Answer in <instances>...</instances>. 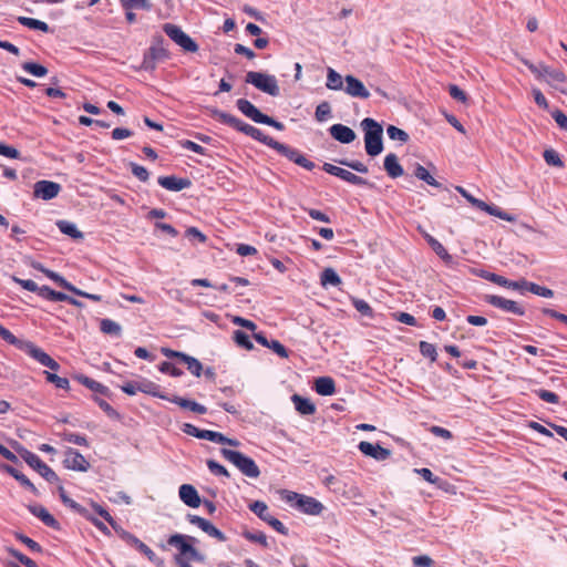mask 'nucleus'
Here are the masks:
<instances>
[{
	"label": "nucleus",
	"mask_w": 567,
	"mask_h": 567,
	"mask_svg": "<svg viewBox=\"0 0 567 567\" xmlns=\"http://www.w3.org/2000/svg\"><path fill=\"white\" fill-rule=\"evenodd\" d=\"M213 116L217 118L219 122L227 124L231 126L233 128L237 130L238 132H241L246 134L247 136H250L255 141H258L270 148L277 151L282 156L289 158L291 162L296 163V157L300 156L301 154L295 150L291 148L276 140H274L271 136H268L264 134L259 128L243 122L241 120L237 118L236 116L226 113L224 111L214 110Z\"/></svg>",
	"instance_id": "nucleus-1"
},
{
	"label": "nucleus",
	"mask_w": 567,
	"mask_h": 567,
	"mask_svg": "<svg viewBox=\"0 0 567 567\" xmlns=\"http://www.w3.org/2000/svg\"><path fill=\"white\" fill-rule=\"evenodd\" d=\"M196 538L184 534H174L167 538V546L174 547L177 554L174 563L177 567H192V561H203V555L194 547Z\"/></svg>",
	"instance_id": "nucleus-2"
},
{
	"label": "nucleus",
	"mask_w": 567,
	"mask_h": 567,
	"mask_svg": "<svg viewBox=\"0 0 567 567\" xmlns=\"http://www.w3.org/2000/svg\"><path fill=\"white\" fill-rule=\"evenodd\" d=\"M0 337L6 342L17 347L21 351L29 354L32 359L38 361L43 367H47L52 371H58L60 369V364L54 359H52L47 352H44L41 348H39L29 340H22L17 338L10 330L4 328L2 324H0Z\"/></svg>",
	"instance_id": "nucleus-3"
},
{
	"label": "nucleus",
	"mask_w": 567,
	"mask_h": 567,
	"mask_svg": "<svg viewBox=\"0 0 567 567\" xmlns=\"http://www.w3.org/2000/svg\"><path fill=\"white\" fill-rule=\"evenodd\" d=\"M360 126L364 133V148L369 156H378L383 152V127L374 118L365 117Z\"/></svg>",
	"instance_id": "nucleus-4"
},
{
	"label": "nucleus",
	"mask_w": 567,
	"mask_h": 567,
	"mask_svg": "<svg viewBox=\"0 0 567 567\" xmlns=\"http://www.w3.org/2000/svg\"><path fill=\"white\" fill-rule=\"evenodd\" d=\"M280 495L286 503L308 515H320L324 508L322 503L311 496L288 489H282Z\"/></svg>",
	"instance_id": "nucleus-5"
},
{
	"label": "nucleus",
	"mask_w": 567,
	"mask_h": 567,
	"mask_svg": "<svg viewBox=\"0 0 567 567\" xmlns=\"http://www.w3.org/2000/svg\"><path fill=\"white\" fill-rule=\"evenodd\" d=\"M520 61L529 69L533 74L536 75L537 79H545L549 85L561 92H565V90L559 86L560 83H565L567 80L565 73L561 70L553 69L544 63L536 65L525 58H522Z\"/></svg>",
	"instance_id": "nucleus-6"
},
{
	"label": "nucleus",
	"mask_w": 567,
	"mask_h": 567,
	"mask_svg": "<svg viewBox=\"0 0 567 567\" xmlns=\"http://www.w3.org/2000/svg\"><path fill=\"white\" fill-rule=\"evenodd\" d=\"M245 81L270 96H278L280 94V87L275 75L249 71L246 74Z\"/></svg>",
	"instance_id": "nucleus-7"
},
{
	"label": "nucleus",
	"mask_w": 567,
	"mask_h": 567,
	"mask_svg": "<svg viewBox=\"0 0 567 567\" xmlns=\"http://www.w3.org/2000/svg\"><path fill=\"white\" fill-rule=\"evenodd\" d=\"M183 430L188 435H192V436H195V437H198L202 440L215 442V443H218L221 445H229V446H238L239 445L238 441L228 439L219 432H215V431H210V430H200L193 424H188V423L184 424Z\"/></svg>",
	"instance_id": "nucleus-8"
},
{
	"label": "nucleus",
	"mask_w": 567,
	"mask_h": 567,
	"mask_svg": "<svg viewBox=\"0 0 567 567\" xmlns=\"http://www.w3.org/2000/svg\"><path fill=\"white\" fill-rule=\"evenodd\" d=\"M121 389L124 393H126L128 395H134L137 392H143V393L150 394L152 396L159 398L162 400L168 399V395H166L159 391L158 384H156L150 380H146V379H142L140 381L126 382L121 386Z\"/></svg>",
	"instance_id": "nucleus-9"
},
{
	"label": "nucleus",
	"mask_w": 567,
	"mask_h": 567,
	"mask_svg": "<svg viewBox=\"0 0 567 567\" xmlns=\"http://www.w3.org/2000/svg\"><path fill=\"white\" fill-rule=\"evenodd\" d=\"M166 35L187 52L198 51L197 43L186 34L178 25L173 23H165L163 27Z\"/></svg>",
	"instance_id": "nucleus-10"
},
{
	"label": "nucleus",
	"mask_w": 567,
	"mask_h": 567,
	"mask_svg": "<svg viewBox=\"0 0 567 567\" xmlns=\"http://www.w3.org/2000/svg\"><path fill=\"white\" fill-rule=\"evenodd\" d=\"M120 536L127 545L134 547L140 553L144 554L150 561L155 563L158 566L164 564V561L161 558H158L157 555L135 535L126 530H121Z\"/></svg>",
	"instance_id": "nucleus-11"
},
{
	"label": "nucleus",
	"mask_w": 567,
	"mask_h": 567,
	"mask_svg": "<svg viewBox=\"0 0 567 567\" xmlns=\"http://www.w3.org/2000/svg\"><path fill=\"white\" fill-rule=\"evenodd\" d=\"M162 353L168 359H172V358L179 359L183 363H185L187 365L188 371L193 375H195L197 378L202 375L203 364L196 358L188 355L184 352L175 351V350H172L168 348H162Z\"/></svg>",
	"instance_id": "nucleus-12"
},
{
	"label": "nucleus",
	"mask_w": 567,
	"mask_h": 567,
	"mask_svg": "<svg viewBox=\"0 0 567 567\" xmlns=\"http://www.w3.org/2000/svg\"><path fill=\"white\" fill-rule=\"evenodd\" d=\"M484 300L488 305L496 307L498 309H502L506 312H511L516 316L525 315V309L514 300H509V299H506V298H503V297H499L496 295H486L484 297Z\"/></svg>",
	"instance_id": "nucleus-13"
},
{
	"label": "nucleus",
	"mask_w": 567,
	"mask_h": 567,
	"mask_svg": "<svg viewBox=\"0 0 567 567\" xmlns=\"http://www.w3.org/2000/svg\"><path fill=\"white\" fill-rule=\"evenodd\" d=\"M61 192V185L52 181H38L33 186V196L43 200L55 198Z\"/></svg>",
	"instance_id": "nucleus-14"
},
{
	"label": "nucleus",
	"mask_w": 567,
	"mask_h": 567,
	"mask_svg": "<svg viewBox=\"0 0 567 567\" xmlns=\"http://www.w3.org/2000/svg\"><path fill=\"white\" fill-rule=\"evenodd\" d=\"M59 493L60 498L65 506L70 507L71 509L84 516L85 518L90 519L99 529H106L105 525L102 522L97 520L96 518H91L87 514V511L82 505L70 498L62 486L59 487Z\"/></svg>",
	"instance_id": "nucleus-15"
},
{
	"label": "nucleus",
	"mask_w": 567,
	"mask_h": 567,
	"mask_svg": "<svg viewBox=\"0 0 567 567\" xmlns=\"http://www.w3.org/2000/svg\"><path fill=\"white\" fill-rule=\"evenodd\" d=\"M346 86L343 87L344 92L352 96L359 99H368L370 96V92L367 90L364 84L353 75H347L344 78Z\"/></svg>",
	"instance_id": "nucleus-16"
},
{
	"label": "nucleus",
	"mask_w": 567,
	"mask_h": 567,
	"mask_svg": "<svg viewBox=\"0 0 567 567\" xmlns=\"http://www.w3.org/2000/svg\"><path fill=\"white\" fill-rule=\"evenodd\" d=\"M189 522L205 532L207 535L218 539L219 542H225L226 536L221 533L217 527H215L209 520L200 517V516H189Z\"/></svg>",
	"instance_id": "nucleus-17"
},
{
	"label": "nucleus",
	"mask_w": 567,
	"mask_h": 567,
	"mask_svg": "<svg viewBox=\"0 0 567 567\" xmlns=\"http://www.w3.org/2000/svg\"><path fill=\"white\" fill-rule=\"evenodd\" d=\"M329 133L336 141L342 144H350L357 137L355 132L352 128L339 123L330 126Z\"/></svg>",
	"instance_id": "nucleus-18"
},
{
	"label": "nucleus",
	"mask_w": 567,
	"mask_h": 567,
	"mask_svg": "<svg viewBox=\"0 0 567 567\" xmlns=\"http://www.w3.org/2000/svg\"><path fill=\"white\" fill-rule=\"evenodd\" d=\"M359 450L369 457L375 460H386L391 456V452L388 449L380 446L379 444H373L370 442L362 441L359 443Z\"/></svg>",
	"instance_id": "nucleus-19"
},
{
	"label": "nucleus",
	"mask_w": 567,
	"mask_h": 567,
	"mask_svg": "<svg viewBox=\"0 0 567 567\" xmlns=\"http://www.w3.org/2000/svg\"><path fill=\"white\" fill-rule=\"evenodd\" d=\"M157 182L162 187L172 192H179L192 185V182L188 178L176 177L174 175L161 176Z\"/></svg>",
	"instance_id": "nucleus-20"
},
{
	"label": "nucleus",
	"mask_w": 567,
	"mask_h": 567,
	"mask_svg": "<svg viewBox=\"0 0 567 567\" xmlns=\"http://www.w3.org/2000/svg\"><path fill=\"white\" fill-rule=\"evenodd\" d=\"M236 106L245 116L255 123H261L265 114H262L250 101L246 99H239L236 102Z\"/></svg>",
	"instance_id": "nucleus-21"
},
{
	"label": "nucleus",
	"mask_w": 567,
	"mask_h": 567,
	"mask_svg": "<svg viewBox=\"0 0 567 567\" xmlns=\"http://www.w3.org/2000/svg\"><path fill=\"white\" fill-rule=\"evenodd\" d=\"M178 494L181 499L189 507L196 508L202 503L198 492L193 485L183 484L179 487Z\"/></svg>",
	"instance_id": "nucleus-22"
},
{
	"label": "nucleus",
	"mask_w": 567,
	"mask_h": 567,
	"mask_svg": "<svg viewBox=\"0 0 567 567\" xmlns=\"http://www.w3.org/2000/svg\"><path fill=\"white\" fill-rule=\"evenodd\" d=\"M30 512L44 525L56 530L61 528L60 523L42 505L30 506Z\"/></svg>",
	"instance_id": "nucleus-23"
},
{
	"label": "nucleus",
	"mask_w": 567,
	"mask_h": 567,
	"mask_svg": "<svg viewBox=\"0 0 567 567\" xmlns=\"http://www.w3.org/2000/svg\"><path fill=\"white\" fill-rule=\"evenodd\" d=\"M383 166L391 178H398L404 173L403 167L399 163L398 156L394 153H390L384 157Z\"/></svg>",
	"instance_id": "nucleus-24"
},
{
	"label": "nucleus",
	"mask_w": 567,
	"mask_h": 567,
	"mask_svg": "<svg viewBox=\"0 0 567 567\" xmlns=\"http://www.w3.org/2000/svg\"><path fill=\"white\" fill-rule=\"evenodd\" d=\"M315 390L318 394L328 396L336 393V383L331 377H320L315 381Z\"/></svg>",
	"instance_id": "nucleus-25"
},
{
	"label": "nucleus",
	"mask_w": 567,
	"mask_h": 567,
	"mask_svg": "<svg viewBox=\"0 0 567 567\" xmlns=\"http://www.w3.org/2000/svg\"><path fill=\"white\" fill-rule=\"evenodd\" d=\"M165 400L179 405L182 409L190 410L197 414H205L207 412L206 406H204L203 404H199L195 401L188 400V399H184V398L175 395L172 398L168 396V399H165Z\"/></svg>",
	"instance_id": "nucleus-26"
},
{
	"label": "nucleus",
	"mask_w": 567,
	"mask_h": 567,
	"mask_svg": "<svg viewBox=\"0 0 567 567\" xmlns=\"http://www.w3.org/2000/svg\"><path fill=\"white\" fill-rule=\"evenodd\" d=\"M291 401L295 404L296 410L302 415H311L316 412V405L307 398L299 394H293Z\"/></svg>",
	"instance_id": "nucleus-27"
},
{
	"label": "nucleus",
	"mask_w": 567,
	"mask_h": 567,
	"mask_svg": "<svg viewBox=\"0 0 567 567\" xmlns=\"http://www.w3.org/2000/svg\"><path fill=\"white\" fill-rule=\"evenodd\" d=\"M491 282L496 284L501 287H505V288L513 289V290H519V291H523L524 287L526 285L525 279L513 281V280H509L501 275L491 276Z\"/></svg>",
	"instance_id": "nucleus-28"
},
{
	"label": "nucleus",
	"mask_w": 567,
	"mask_h": 567,
	"mask_svg": "<svg viewBox=\"0 0 567 567\" xmlns=\"http://www.w3.org/2000/svg\"><path fill=\"white\" fill-rule=\"evenodd\" d=\"M344 79L332 68L327 70V82L326 86L329 90L340 91L343 90Z\"/></svg>",
	"instance_id": "nucleus-29"
},
{
	"label": "nucleus",
	"mask_w": 567,
	"mask_h": 567,
	"mask_svg": "<svg viewBox=\"0 0 567 567\" xmlns=\"http://www.w3.org/2000/svg\"><path fill=\"white\" fill-rule=\"evenodd\" d=\"M426 241L441 259H443L446 264H452L453 257L447 252L445 247L437 239L426 235Z\"/></svg>",
	"instance_id": "nucleus-30"
},
{
	"label": "nucleus",
	"mask_w": 567,
	"mask_h": 567,
	"mask_svg": "<svg viewBox=\"0 0 567 567\" xmlns=\"http://www.w3.org/2000/svg\"><path fill=\"white\" fill-rule=\"evenodd\" d=\"M56 226L62 234L70 236L73 239H82L83 238V233L80 231L78 229L76 225L71 221L58 220Z\"/></svg>",
	"instance_id": "nucleus-31"
},
{
	"label": "nucleus",
	"mask_w": 567,
	"mask_h": 567,
	"mask_svg": "<svg viewBox=\"0 0 567 567\" xmlns=\"http://www.w3.org/2000/svg\"><path fill=\"white\" fill-rule=\"evenodd\" d=\"M100 330L110 336L120 337L122 334V327L112 319H102L100 321Z\"/></svg>",
	"instance_id": "nucleus-32"
},
{
	"label": "nucleus",
	"mask_w": 567,
	"mask_h": 567,
	"mask_svg": "<svg viewBox=\"0 0 567 567\" xmlns=\"http://www.w3.org/2000/svg\"><path fill=\"white\" fill-rule=\"evenodd\" d=\"M319 476L321 477V482L331 491L333 492H340L342 489L341 481L332 475L329 474L327 470H322L319 473Z\"/></svg>",
	"instance_id": "nucleus-33"
},
{
	"label": "nucleus",
	"mask_w": 567,
	"mask_h": 567,
	"mask_svg": "<svg viewBox=\"0 0 567 567\" xmlns=\"http://www.w3.org/2000/svg\"><path fill=\"white\" fill-rule=\"evenodd\" d=\"M321 285L323 287H327V286H333V287H337L341 284V278L340 276L337 274V271L332 268H326L322 272H321Z\"/></svg>",
	"instance_id": "nucleus-34"
},
{
	"label": "nucleus",
	"mask_w": 567,
	"mask_h": 567,
	"mask_svg": "<svg viewBox=\"0 0 567 567\" xmlns=\"http://www.w3.org/2000/svg\"><path fill=\"white\" fill-rule=\"evenodd\" d=\"M414 176L423 182H425L430 186L441 187V184L430 174V172L422 166L421 164H416L414 168Z\"/></svg>",
	"instance_id": "nucleus-35"
},
{
	"label": "nucleus",
	"mask_w": 567,
	"mask_h": 567,
	"mask_svg": "<svg viewBox=\"0 0 567 567\" xmlns=\"http://www.w3.org/2000/svg\"><path fill=\"white\" fill-rule=\"evenodd\" d=\"M18 21L23 27H27V28L32 29V30H39V31H42V32H48L49 31L48 23H45V22H43L41 20H37V19H33V18H28V17H19Z\"/></svg>",
	"instance_id": "nucleus-36"
},
{
	"label": "nucleus",
	"mask_w": 567,
	"mask_h": 567,
	"mask_svg": "<svg viewBox=\"0 0 567 567\" xmlns=\"http://www.w3.org/2000/svg\"><path fill=\"white\" fill-rule=\"evenodd\" d=\"M120 4L124 10H151L152 3L148 0H120Z\"/></svg>",
	"instance_id": "nucleus-37"
},
{
	"label": "nucleus",
	"mask_w": 567,
	"mask_h": 567,
	"mask_svg": "<svg viewBox=\"0 0 567 567\" xmlns=\"http://www.w3.org/2000/svg\"><path fill=\"white\" fill-rule=\"evenodd\" d=\"M78 379L83 385H85L87 389L92 390L93 392L105 394V395L109 393V389L105 385H103L102 383H100L89 377L81 375Z\"/></svg>",
	"instance_id": "nucleus-38"
},
{
	"label": "nucleus",
	"mask_w": 567,
	"mask_h": 567,
	"mask_svg": "<svg viewBox=\"0 0 567 567\" xmlns=\"http://www.w3.org/2000/svg\"><path fill=\"white\" fill-rule=\"evenodd\" d=\"M29 465L33 466L37 472L43 476L48 482H58L59 477L52 471L47 463H28Z\"/></svg>",
	"instance_id": "nucleus-39"
},
{
	"label": "nucleus",
	"mask_w": 567,
	"mask_h": 567,
	"mask_svg": "<svg viewBox=\"0 0 567 567\" xmlns=\"http://www.w3.org/2000/svg\"><path fill=\"white\" fill-rule=\"evenodd\" d=\"M524 290H527L534 295L544 297V298H551L554 296V291L547 287L539 286L534 282H529L526 280V285L524 287Z\"/></svg>",
	"instance_id": "nucleus-40"
},
{
	"label": "nucleus",
	"mask_w": 567,
	"mask_h": 567,
	"mask_svg": "<svg viewBox=\"0 0 567 567\" xmlns=\"http://www.w3.org/2000/svg\"><path fill=\"white\" fill-rule=\"evenodd\" d=\"M146 53L157 62L164 61L169 56L168 51L162 45L161 41L151 45Z\"/></svg>",
	"instance_id": "nucleus-41"
},
{
	"label": "nucleus",
	"mask_w": 567,
	"mask_h": 567,
	"mask_svg": "<svg viewBox=\"0 0 567 567\" xmlns=\"http://www.w3.org/2000/svg\"><path fill=\"white\" fill-rule=\"evenodd\" d=\"M249 509L256 514L260 519L267 522L272 515L268 512V506L262 501H256L249 505Z\"/></svg>",
	"instance_id": "nucleus-42"
},
{
	"label": "nucleus",
	"mask_w": 567,
	"mask_h": 567,
	"mask_svg": "<svg viewBox=\"0 0 567 567\" xmlns=\"http://www.w3.org/2000/svg\"><path fill=\"white\" fill-rule=\"evenodd\" d=\"M243 536L247 540L252 542V543H257L260 546H262L264 548H268L269 547V543H268L267 536L262 532L244 530L243 532Z\"/></svg>",
	"instance_id": "nucleus-43"
},
{
	"label": "nucleus",
	"mask_w": 567,
	"mask_h": 567,
	"mask_svg": "<svg viewBox=\"0 0 567 567\" xmlns=\"http://www.w3.org/2000/svg\"><path fill=\"white\" fill-rule=\"evenodd\" d=\"M22 69L37 78H43L48 74V69L44 65L34 62H24Z\"/></svg>",
	"instance_id": "nucleus-44"
},
{
	"label": "nucleus",
	"mask_w": 567,
	"mask_h": 567,
	"mask_svg": "<svg viewBox=\"0 0 567 567\" xmlns=\"http://www.w3.org/2000/svg\"><path fill=\"white\" fill-rule=\"evenodd\" d=\"M386 134L389 138L393 141H400L401 143H406L409 141V134L394 125L388 126Z\"/></svg>",
	"instance_id": "nucleus-45"
},
{
	"label": "nucleus",
	"mask_w": 567,
	"mask_h": 567,
	"mask_svg": "<svg viewBox=\"0 0 567 567\" xmlns=\"http://www.w3.org/2000/svg\"><path fill=\"white\" fill-rule=\"evenodd\" d=\"M45 379L48 382L53 383L59 389H69L70 382L66 378L59 377L55 373L44 371Z\"/></svg>",
	"instance_id": "nucleus-46"
},
{
	"label": "nucleus",
	"mask_w": 567,
	"mask_h": 567,
	"mask_svg": "<svg viewBox=\"0 0 567 567\" xmlns=\"http://www.w3.org/2000/svg\"><path fill=\"white\" fill-rule=\"evenodd\" d=\"M234 340L239 347L246 350H251L254 347L249 339V336L241 330L234 331Z\"/></svg>",
	"instance_id": "nucleus-47"
},
{
	"label": "nucleus",
	"mask_w": 567,
	"mask_h": 567,
	"mask_svg": "<svg viewBox=\"0 0 567 567\" xmlns=\"http://www.w3.org/2000/svg\"><path fill=\"white\" fill-rule=\"evenodd\" d=\"M44 275L68 291H70V289L73 288V285L71 282H69L65 278H63L55 271H52L47 268Z\"/></svg>",
	"instance_id": "nucleus-48"
},
{
	"label": "nucleus",
	"mask_w": 567,
	"mask_h": 567,
	"mask_svg": "<svg viewBox=\"0 0 567 567\" xmlns=\"http://www.w3.org/2000/svg\"><path fill=\"white\" fill-rule=\"evenodd\" d=\"M415 472L420 474L425 481L439 487H443L446 484V482L435 476L429 468L415 470Z\"/></svg>",
	"instance_id": "nucleus-49"
},
{
	"label": "nucleus",
	"mask_w": 567,
	"mask_h": 567,
	"mask_svg": "<svg viewBox=\"0 0 567 567\" xmlns=\"http://www.w3.org/2000/svg\"><path fill=\"white\" fill-rule=\"evenodd\" d=\"M237 465L240 470V472L249 477H258L259 476V468L257 466V463H234Z\"/></svg>",
	"instance_id": "nucleus-50"
},
{
	"label": "nucleus",
	"mask_w": 567,
	"mask_h": 567,
	"mask_svg": "<svg viewBox=\"0 0 567 567\" xmlns=\"http://www.w3.org/2000/svg\"><path fill=\"white\" fill-rule=\"evenodd\" d=\"M8 553L12 557H14L17 560H19L22 565H24L25 567H39L38 564L33 559L29 558L28 556H25L18 549L8 548Z\"/></svg>",
	"instance_id": "nucleus-51"
},
{
	"label": "nucleus",
	"mask_w": 567,
	"mask_h": 567,
	"mask_svg": "<svg viewBox=\"0 0 567 567\" xmlns=\"http://www.w3.org/2000/svg\"><path fill=\"white\" fill-rule=\"evenodd\" d=\"M16 538L19 542H21L22 544H24L31 551H33V553L42 551V547L40 546V544L37 543L35 540H33L32 538H30L21 533H17Z\"/></svg>",
	"instance_id": "nucleus-52"
},
{
	"label": "nucleus",
	"mask_w": 567,
	"mask_h": 567,
	"mask_svg": "<svg viewBox=\"0 0 567 567\" xmlns=\"http://www.w3.org/2000/svg\"><path fill=\"white\" fill-rule=\"evenodd\" d=\"M342 181L347 182V183H350L352 185H358V186H365L368 185V181L353 174L352 172L348 171V169H344L343 171V174L341 176Z\"/></svg>",
	"instance_id": "nucleus-53"
},
{
	"label": "nucleus",
	"mask_w": 567,
	"mask_h": 567,
	"mask_svg": "<svg viewBox=\"0 0 567 567\" xmlns=\"http://www.w3.org/2000/svg\"><path fill=\"white\" fill-rule=\"evenodd\" d=\"M352 305L355 308V310L358 312H360L362 316H365V317L373 316V310L365 300L355 298L352 300Z\"/></svg>",
	"instance_id": "nucleus-54"
},
{
	"label": "nucleus",
	"mask_w": 567,
	"mask_h": 567,
	"mask_svg": "<svg viewBox=\"0 0 567 567\" xmlns=\"http://www.w3.org/2000/svg\"><path fill=\"white\" fill-rule=\"evenodd\" d=\"M11 447L23 461H40L37 455L22 447L18 442L11 443Z\"/></svg>",
	"instance_id": "nucleus-55"
},
{
	"label": "nucleus",
	"mask_w": 567,
	"mask_h": 567,
	"mask_svg": "<svg viewBox=\"0 0 567 567\" xmlns=\"http://www.w3.org/2000/svg\"><path fill=\"white\" fill-rule=\"evenodd\" d=\"M220 452H221V455L227 461H252L250 457H247L244 454H241L240 452L231 450V449L223 447L220 450Z\"/></svg>",
	"instance_id": "nucleus-56"
},
{
	"label": "nucleus",
	"mask_w": 567,
	"mask_h": 567,
	"mask_svg": "<svg viewBox=\"0 0 567 567\" xmlns=\"http://www.w3.org/2000/svg\"><path fill=\"white\" fill-rule=\"evenodd\" d=\"M420 352L423 357L431 359V361L436 360V357H437L436 349L430 342L421 341L420 342Z\"/></svg>",
	"instance_id": "nucleus-57"
},
{
	"label": "nucleus",
	"mask_w": 567,
	"mask_h": 567,
	"mask_svg": "<svg viewBox=\"0 0 567 567\" xmlns=\"http://www.w3.org/2000/svg\"><path fill=\"white\" fill-rule=\"evenodd\" d=\"M536 395L547 402V403H551V404H558L559 403V396L551 392V391H548V390H545V389H538L535 391Z\"/></svg>",
	"instance_id": "nucleus-58"
},
{
	"label": "nucleus",
	"mask_w": 567,
	"mask_h": 567,
	"mask_svg": "<svg viewBox=\"0 0 567 567\" xmlns=\"http://www.w3.org/2000/svg\"><path fill=\"white\" fill-rule=\"evenodd\" d=\"M544 159L548 165L561 167L564 165L558 153L554 150H546L544 152Z\"/></svg>",
	"instance_id": "nucleus-59"
},
{
	"label": "nucleus",
	"mask_w": 567,
	"mask_h": 567,
	"mask_svg": "<svg viewBox=\"0 0 567 567\" xmlns=\"http://www.w3.org/2000/svg\"><path fill=\"white\" fill-rule=\"evenodd\" d=\"M339 164L347 166L358 173L367 174L369 172L368 166L359 161L340 159Z\"/></svg>",
	"instance_id": "nucleus-60"
},
{
	"label": "nucleus",
	"mask_w": 567,
	"mask_h": 567,
	"mask_svg": "<svg viewBox=\"0 0 567 567\" xmlns=\"http://www.w3.org/2000/svg\"><path fill=\"white\" fill-rule=\"evenodd\" d=\"M131 172L141 182H147L150 178L148 171L136 163H131Z\"/></svg>",
	"instance_id": "nucleus-61"
},
{
	"label": "nucleus",
	"mask_w": 567,
	"mask_h": 567,
	"mask_svg": "<svg viewBox=\"0 0 567 567\" xmlns=\"http://www.w3.org/2000/svg\"><path fill=\"white\" fill-rule=\"evenodd\" d=\"M330 113H331L330 104L328 102H322L317 106L315 115H316L317 121L323 122L327 120V117L330 115Z\"/></svg>",
	"instance_id": "nucleus-62"
},
{
	"label": "nucleus",
	"mask_w": 567,
	"mask_h": 567,
	"mask_svg": "<svg viewBox=\"0 0 567 567\" xmlns=\"http://www.w3.org/2000/svg\"><path fill=\"white\" fill-rule=\"evenodd\" d=\"M181 145L184 150L192 151L199 155H206V150L202 145H199L193 141H189V140L182 141Z\"/></svg>",
	"instance_id": "nucleus-63"
},
{
	"label": "nucleus",
	"mask_w": 567,
	"mask_h": 567,
	"mask_svg": "<svg viewBox=\"0 0 567 567\" xmlns=\"http://www.w3.org/2000/svg\"><path fill=\"white\" fill-rule=\"evenodd\" d=\"M551 116L560 128L567 131V116L563 111L555 110L551 112Z\"/></svg>",
	"instance_id": "nucleus-64"
}]
</instances>
